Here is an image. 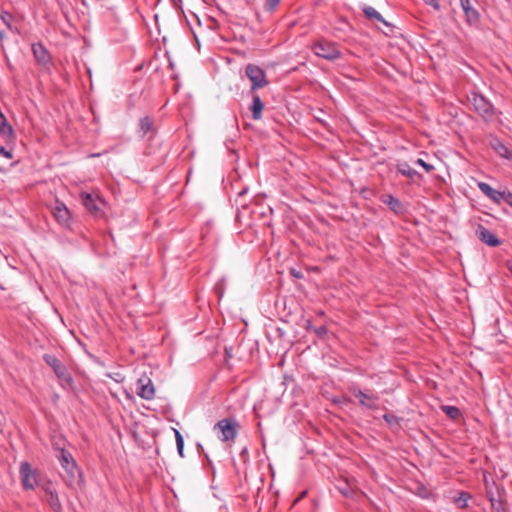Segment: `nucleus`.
I'll return each instance as SVG.
<instances>
[{"label":"nucleus","instance_id":"obj_19","mask_svg":"<svg viewBox=\"0 0 512 512\" xmlns=\"http://www.w3.org/2000/svg\"><path fill=\"white\" fill-rule=\"evenodd\" d=\"M362 12L363 14L365 15V17L369 20H375V21H378L386 26H390V23H388L383 17L382 15L376 11L373 7L371 6H364L362 8Z\"/></svg>","mask_w":512,"mask_h":512},{"label":"nucleus","instance_id":"obj_39","mask_svg":"<svg viewBox=\"0 0 512 512\" xmlns=\"http://www.w3.org/2000/svg\"><path fill=\"white\" fill-rule=\"evenodd\" d=\"M339 491L345 497H348L351 494V490L348 487L340 488Z\"/></svg>","mask_w":512,"mask_h":512},{"label":"nucleus","instance_id":"obj_41","mask_svg":"<svg viewBox=\"0 0 512 512\" xmlns=\"http://www.w3.org/2000/svg\"><path fill=\"white\" fill-rule=\"evenodd\" d=\"M305 495H306V492H305V491H304V492H302V493H301V495L299 496V498H297V499L295 500V502H294V503H296L297 501H299V500H300L301 498H303Z\"/></svg>","mask_w":512,"mask_h":512},{"label":"nucleus","instance_id":"obj_23","mask_svg":"<svg viewBox=\"0 0 512 512\" xmlns=\"http://www.w3.org/2000/svg\"><path fill=\"white\" fill-rule=\"evenodd\" d=\"M152 126L153 120L151 117L145 116L141 118L139 121V133L141 136H145L152 129Z\"/></svg>","mask_w":512,"mask_h":512},{"label":"nucleus","instance_id":"obj_14","mask_svg":"<svg viewBox=\"0 0 512 512\" xmlns=\"http://www.w3.org/2000/svg\"><path fill=\"white\" fill-rule=\"evenodd\" d=\"M489 145L500 157L512 159V152L498 137H492Z\"/></svg>","mask_w":512,"mask_h":512},{"label":"nucleus","instance_id":"obj_44","mask_svg":"<svg viewBox=\"0 0 512 512\" xmlns=\"http://www.w3.org/2000/svg\"><path fill=\"white\" fill-rule=\"evenodd\" d=\"M69 332H70L71 336L75 339L76 337H75L74 332H73L72 330H71V331H69Z\"/></svg>","mask_w":512,"mask_h":512},{"label":"nucleus","instance_id":"obj_33","mask_svg":"<svg viewBox=\"0 0 512 512\" xmlns=\"http://www.w3.org/2000/svg\"><path fill=\"white\" fill-rule=\"evenodd\" d=\"M512 208V192L509 190L503 191V200Z\"/></svg>","mask_w":512,"mask_h":512},{"label":"nucleus","instance_id":"obj_15","mask_svg":"<svg viewBox=\"0 0 512 512\" xmlns=\"http://www.w3.org/2000/svg\"><path fill=\"white\" fill-rule=\"evenodd\" d=\"M252 95V102L249 106V110L252 114L253 120H260L262 118V111L264 109V103L262 102L260 96L255 92L250 93Z\"/></svg>","mask_w":512,"mask_h":512},{"label":"nucleus","instance_id":"obj_34","mask_svg":"<svg viewBox=\"0 0 512 512\" xmlns=\"http://www.w3.org/2000/svg\"><path fill=\"white\" fill-rule=\"evenodd\" d=\"M240 457L241 459L243 460L244 463H248L249 462V454H248V448L247 447H243L242 450L240 451Z\"/></svg>","mask_w":512,"mask_h":512},{"label":"nucleus","instance_id":"obj_38","mask_svg":"<svg viewBox=\"0 0 512 512\" xmlns=\"http://www.w3.org/2000/svg\"><path fill=\"white\" fill-rule=\"evenodd\" d=\"M304 328H305L307 331H314L315 327L313 326L312 320L307 319V320L305 321Z\"/></svg>","mask_w":512,"mask_h":512},{"label":"nucleus","instance_id":"obj_8","mask_svg":"<svg viewBox=\"0 0 512 512\" xmlns=\"http://www.w3.org/2000/svg\"><path fill=\"white\" fill-rule=\"evenodd\" d=\"M349 391L353 394L355 398L358 399V402L361 406L372 410L378 408L379 397L377 394H368L362 391L357 386L350 387Z\"/></svg>","mask_w":512,"mask_h":512},{"label":"nucleus","instance_id":"obj_5","mask_svg":"<svg viewBox=\"0 0 512 512\" xmlns=\"http://www.w3.org/2000/svg\"><path fill=\"white\" fill-rule=\"evenodd\" d=\"M84 478L81 469L71 455L66 454V486L73 489L81 488Z\"/></svg>","mask_w":512,"mask_h":512},{"label":"nucleus","instance_id":"obj_9","mask_svg":"<svg viewBox=\"0 0 512 512\" xmlns=\"http://www.w3.org/2000/svg\"><path fill=\"white\" fill-rule=\"evenodd\" d=\"M137 395L144 400H152L155 397V387L152 380L146 375H141L136 382Z\"/></svg>","mask_w":512,"mask_h":512},{"label":"nucleus","instance_id":"obj_2","mask_svg":"<svg viewBox=\"0 0 512 512\" xmlns=\"http://www.w3.org/2000/svg\"><path fill=\"white\" fill-rule=\"evenodd\" d=\"M80 198L86 210L94 218L100 219L105 216L104 207L106 202L98 194L82 192Z\"/></svg>","mask_w":512,"mask_h":512},{"label":"nucleus","instance_id":"obj_17","mask_svg":"<svg viewBox=\"0 0 512 512\" xmlns=\"http://www.w3.org/2000/svg\"><path fill=\"white\" fill-rule=\"evenodd\" d=\"M382 201L396 214H402L404 212L402 202L393 195H385Z\"/></svg>","mask_w":512,"mask_h":512},{"label":"nucleus","instance_id":"obj_12","mask_svg":"<svg viewBox=\"0 0 512 512\" xmlns=\"http://www.w3.org/2000/svg\"><path fill=\"white\" fill-rule=\"evenodd\" d=\"M460 5L464 11L467 23L477 25L480 20V14L478 10L471 5L470 0H460Z\"/></svg>","mask_w":512,"mask_h":512},{"label":"nucleus","instance_id":"obj_40","mask_svg":"<svg viewBox=\"0 0 512 512\" xmlns=\"http://www.w3.org/2000/svg\"><path fill=\"white\" fill-rule=\"evenodd\" d=\"M65 381H66V384L72 382V377L70 375H66Z\"/></svg>","mask_w":512,"mask_h":512},{"label":"nucleus","instance_id":"obj_13","mask_svg":"<svg viewBox=\"0 0 512 512\" xmlns=\"http://www.w3.org/2000/svg\"><path fill=\"white\" fill-rule=\"evenodd\" d=\"M478 188L485 196L496 204H500L503 200V191H498L492 188L488 183L479 182Z\"/></svg>","mask_w":512,"mask_h":512},{"label":"nucleus","instance_id":"obj_36","mask_svg":"<svg viewBox=\"0 0 512 512\" xmlns=\"http://www.w3.org/2000/svg\"><path fill=\"white\" fill-rule=\"evenodd\" d=\"M426 4L432 6L435 9H439V1L440 0H423Z\"/></svg>","mask_w":512,"mask_h":512},{"label":"nucleus","instance_id":"obj_42","mask_svg":"<svg viewBox=\"0 0 512 512\" xmlns=\"http://www.w3.org/2000/svg\"><path fill=\"white\" fill-rule=\"evenodd\" d=\"M246 193H247V189H243L242 191H240V192L238 193V195H239V196H243V195H244V194H246Z\"/></svg>","mask_w":512,"mask_h":512},{"label":"nucleus","instance_id":"obj_43","mask_svg":"<svg viewBox=\"0 0 512 512\" xmlns=\"http://www.w3.org/2000/svg\"><path fill=\"white\" fill-rule=\"evenodd\" d=\"M65 212H66V216H69L70 215V211L68 210V208L66 207L65 209Z\"/></svg>","mask_w":512,"mask_h":512},{"label":"nucleus","instance_id":"obj_27","mask_svg":"<svg viewBox=\"0 0 512 512\" xmlns=\"http://www.w3.org/2000/svg\"><path fill=\"white\" fill-rule=\"evenodd\" d=\"M175 432V439H176V446H177V452L181 458L184 457V438L182 434L177 430L174 429Z\"/></svg>","mask_w":512,"mask_h":512},{"label":"nucleus","instance_id":"obj_32","mask_svg":"<svg viewBox=\"0 0 512 512\" xmlns=\"http://www.w3.org/2000/svg\"><path fill=\"white\" fill-rule=\"evenodd\" d=\"M314 332L318 337L322 338L327 334L328 329L325 325H321L319 327H315Z\"/></svg>","mask_w":512,"mask_h":512},{"label":"nucleus","instance_id":"obj_4","mask_svg":"<svg viewBox=\"0 0 512 512\" xmlns=\"http://www.w3.org/2000/svg\"><path fill=\"white\" fill-rule=\"evenodd\" d=\"M245 74L251 81L249 93H253L256 90L266 87L269 84V81L266 77V72L256 64H247L245 67Z\"/></svg>","mask_w":512,"mask_h":512},{"label":"nucleus","instance_id":"obj_1","mask_svg":"<svg viewBox=\"0 0 512 512\" xmlns=\"http://www.w3.org/2000/svg\"><path fill=\"white\" fill-rule=\"evenodd\" d=\"M468 101L472 105L474 111L486 122L493 119L495 109L493 104L478 92H471L468 95Z\"/></svg>","mask_w":512,"mask_h":512},{"label":"nucleus","instance_id":"obj_7","mask_svg":"<svg viewBox=\"0 0 512 512\" xmlns=\"http://www.w3.org/2000/svg\"><path fill=\"white\" fill-rule=\"evenodd\" d=\"M20 476L24 489H34L39 485V474L36 469H33L30 463L22 462L20 465Z\"/></svg>","mask_w":512,"mask_h":512},{"label":"nucleus","instance_id":"obj_11","mask_svg":"<svg viewBox=\"0 0 512 512\" xmlns=\"http://www.w3.org/2000/svg\"><path fill=\"white\" fill-rule=\"evenodd\" d=\"M50 440L52 447L56 451V457L64 466V435L60 430H52Z\"/></svg>","mask_w":512,"mask_h":512},{"label":"nucleus","instance_id":"obj_18","mask_svg":"<svg viewBox=\"0 0 512 512\" xmlns=\"http://www.w3.org/2000/svg\"><path fill=\"white\" fill-rule=\"evenodd\" d=\"M44 360L54 370L58 378L61 379L64 376V370L61 366L59 359L56 356L51 354H45Z\"/></svg>","mask_w":512,"mask_h":512},{"label":"nucleus","instance_id":"obj_26","mask_svg":"<svg viewBox=\"0 0 512 512\" xmlns=\"http://www.w3.org/2000/svg\"><path fill=\"white\" fill-rule=\"evenodd\" d=\"M63 208H64V204L60 200L56 199L55 206L52 208L51 212H52L54 218L57 220L58 223H62V220H63V215H62Z\"/></svg>","mask_w":512,"mask_h":512},{"label":"nucleus","instance_id":"obj_10","mask_svg":"<svg viewBox=\"0 0 512 512\" xmlns=\"http://www.w3.org/2000/svg\"><path fill=\"white\" fill-rule=\"evenodd\" d=\"M475 234L477 235L478 239L485 243L486 245L490 247H497L501 245V240L491 231H489L486 227H484L481 224H478Z\"/></svg>","mask_w":512,"mask_h":512},{"label":"nucleus","instance_id":"obj_45","mask_svg":"<svg viewBox=\"0 0 512 512\" xmlns=\"http://www.w3.org/2000/svg\"><path fill=\"white\" fill-rule=\"evenodd\" d=\"M96 156H99V154H92V155H90V157H96Z\"/></svg>","mask_w":512,"mask_h":512},{"label":"nucleus","instance_id":"obj_6","mask_svg":"<svg viewBox=\"0 0 512 512\" xmlns=\"http://www.w3.org/2000/svg\"><path fill=\"white\" fill-rule=\"evenodd\" d=\"M312 49L315 55L330 61L339 59L342 56V53L338 49L336 43L327 40H320L316 42Z\"/></svg>","mask_w":512,"mask_h":512},{"label":"nucleus","instance_id":"obj_31","mask_svg":"<svg viewBox=\"0 0 512 512\" xmlns=\"http://www.w3.org/2000/svg\"><path fill=\"white\" fill-rule=\"evenodd\" d=\"M415 164H417V165L421 166L422 168H424L426 172H431V171L434 170V166L432 164L427 163L426 161H424L421 158H418L415 161Z\"/></svg>","mask_w":512,"mask_h":512},{"label":"nucleus","instance_id":"obj_29","mask_svg":"<svg viewBox=\"0 0 512 512\" xmlns=\"http://www.w3.org/2000/svg\"><path fill=\"white\" fill-rule=\"evenodd\" d=\"M281 0H266L264 3V9L267 12H273Z\"/></svg>","mask_w":512,"mask_h":512},{"label":"nucleus","instance_id":"obj_16","mask_svg":"<svg viewBox=\"0 0 512 512\" xmlns=\"http://www.w3.org/2000/svg\"><path fill=\"white\" fill-rule=\"evenodd\" d=\"M32 51L37 62L46 64L50 61V55L41 43L32 44Z\"/></svg>","mask_w":512,"mask_h":512},{"label":"nucleus","instance_id":"obj_35","mask_svg":"<svg viewBox=\"0 0 512 512\" xmlns=\"http://www.w3.org/2000/svg\"><path fill=\"white\" fill-rule=\"evenodd\" d=\"M0 155L4 156L7 159L13 158L12 152L6 150L3 146H0Z\"/></svg>","mask_w":512,"mask_h":512},{"label":"nucleus","instance_id":"obj_3","mask_svg":"<svg viewBox=\"0 0 512 512\" xmlns=\"http://www.w3.org/2000/svg\"><path fill=\"white\" fill-rule=\"evenodd\" d=\"M240 429L239 422L234 418H223L213 427L214 431L220 432L219 439L222 442L234 441Z\"/></svg>","mask_w":512,"mask_h":512},{"label":"nucleus","instance_id":"obj_30","mask_svg":"<svg viewBox=\"0 0 512 512\" xmlns=\"http://www.w3.org/2000/svg\"><path fill=\"white\" fill-rule=\"evenodd\" d=\"M0 18L7 25V27L11 30L12 29L11 21L13 19L12 14L9 13V12L4 11V12L1 13Z\"/></svg>","mask_w":512,"mask_h":512},{"label":"nucleus","instance_id":"obj_25","mask_svg":"<svg viewBox=\"0 0 512 512\" xmlns=\"http://www.w3.org/2000/svg\"><path fill=\"white\" fill-rule=\"evenodd\" d=\"M46 493L48 494V498H47V501L49 503V505L51 506V508L55 511V512H61V504H60V501L58 499V496L57 495H54L51 491H49L48 489L46 490Z\"/></svg>","mask_w":512,"mask_h":512},{"label":"nucleus","instance_id":"obj_37","mask_svg":"<svg viewBox=\"0 0 512 512\" xmlns=\"http://www.w3.org/2000/svg\"><path fill=\"white\" fill-rule=\"evenodd\" d=\"M290 274L294 277V278H297V279H301L303 277L301 271H298L294 268L290 269Z\"/></svg>","mask_w":512,"mask_h":512},{"label":"nucleus","instance_id":"obj_28","mask_svg":"<svg viewBox=\"0 0 512 512\" xmlns=\"http://www.w3.org/2000/svg\"><path fill=\"white\" fill-rule=\"evenodd\" d=\"M383 419L391 426L393 425H399L400 424V421H401V418L394 415V414H391V413H386L383 415Z\"/></svg>","mask_w":512,"mask_h":512},{"label":"nucleus","instance_id":"obj_21","mask_svg":"<svg viewBox=\"0 0 512 512\" xmlns=\"http://www.w3.org/2000/svg\"><path fill=\"white\" fill-rule=\"evenodd\" d=\"M491 504V512H506L505 504L501 499H496L492 492L487 493Z\"/></svg>","mask_w":512,"mask_h":512},{"label":"nucleus","instance_id":"obj_20","mask_svg":"<svg viewBox=\"0 0 512 512\" xmlns=\"http://www.w3.org/2000/svg\"><path fill=\"white\" fill-rule=\"evenodd\" d=\"M471 494L466 491H460L458 492L457 497L454 498L453 502L454 504L460 508L465 509L468 507V501L471 499Z\"/></svg>","mask_w":512,"mask_h":512},{"label":"nucleus","instance_id":"obj_22","mask_svg":"<svg viewBox=\"0 0 512 512\" xmlns=\"http://www.w3.org/2000/svg\"><path fill=\"white\" fill-rule=\"evenodd\" d=\"M441 410L452 420H457L461 417V410L456 406L442 405Z\"/></svg>","mask_w":512,"mask_h":512},{"label":"nucleus","instance_id":"obj_24","mask_svg":"<svg viewBox=\"0 0 512 512\" xmlns=\"http://www.w3.org/2000/svg\"><path fill=\"white\" fill-rule=\"evenodd\" d=\"M397 170L403 176H406L411 179L418 175V172L415 169L411 168L407 163L398 164Z\"/></svg>","mask_w":512,"mask_h":512}]
</instances>
